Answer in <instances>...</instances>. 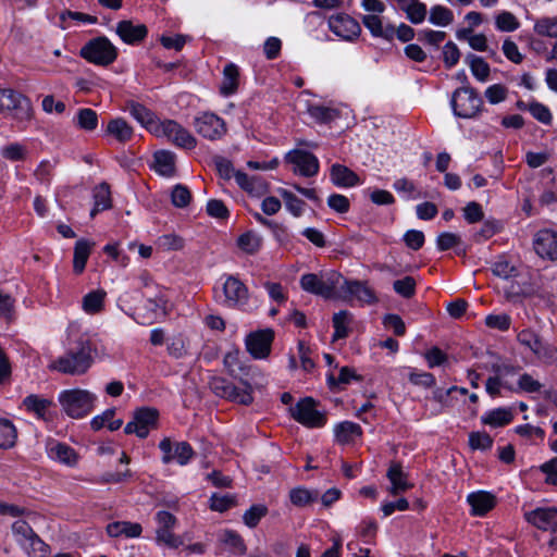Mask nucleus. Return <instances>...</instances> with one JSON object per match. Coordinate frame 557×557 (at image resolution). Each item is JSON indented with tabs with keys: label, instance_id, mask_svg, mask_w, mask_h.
<instances>
[{
	"label": "nucleus",
	"instance_id": "obj_1",
	"mask_svg": "<svg viewBox=\"0 0 557 557\" xmlns=\"http://www.w3.org/2000/svg\"><path fill=\"white\" fill-rule=\"evenodd\" d=\"M343 282L344 276L334 270L307 273L300 277V286L305 292L324 299L339 298V288Z\"/></svg>",
	"mask_w": 557,
	"mask_h": 557
},
{
	"label": "nucleus",
	"instance_id": "obj_2",
	"mask_svg": "<svg viewBox=\"0 0 557 557\" xmlns=\"http://www.w3.org/2000/svg\"><path fill=\"white\" fill-rule=\"evenodd\" d=\"M94 362L89 343H81L76 349H70L49 364V369L66 375H83Z\"/></svg>",
	"mask_w": 557,
	"mask_h": 557
},
{
	"label": "nucleus",
	"instance_id": "obj_3",
	"mask_svg": "<svg viewBox=\"0 0 557 557\" xmlns=\"http://www.w3.org/2000/svg\"><path fill=\"white\" fill-rule=\"evenodd\" d=\"M97 396L87 389L74 388L60 393L59 403L63 411L73 419L89 414L95 407Z\"/></svg>",
	"mask_w": 557,
	"mask_h": 557
},
{
	"label": "nucleus",
	"instance_id": "obj_4",
	"mask_svg": "<svg viewBox=\"0 0 557 557\" xmlns=\"http://www.w3.org/2000/svg\"><path fill=\"white\" fill-rule=\"evenodd\" d=\"M81 55L90 63L107 66L116 60L117 50L107 37L100 36L89 40L81 49Z\"/></svg>",
	"mask_w": 557,
	"mask_h": 557
},
{
	"label": "nucleus",
	"instance_id": "obj_5",
	"mask_svg": "<svg viewBox=\"0 0 557 557\" xmlns=\"http://www.w3.org/2000/svg\"><path fill=\"white\" fill-rule=\"evenodd\" d=\"M483 101L472 87H461L455 90L451 98L454 113L462 119L474 117L481 110Z\"/></svg>",
	"mask_w": 557,
	"mask_h": 557
},
{
	"label": "nucleus",
	"instance_id": "obj_6",
	"mask_svg": "<svg viewBox=\"0 0 557 557\" xmlns=\"http://www.w3.org/2000/svg\"><path fill=\"white\" fill-rule=\"evenodd\" d=\"M244 388L236 387L226 379L221 376H212L209 381L210 389L219 397L238 403L240 405H250L253 401L251 395V385L248 382H243Z\"/></svg>",
	"mask_w": 557,
	"mask_h": 557
},
{
	"label": "nucleus",
	"instance_id": "obj_7",
	"mask_svg": "<svg viewBox=\"0 0 557 557\" xmlns=\"http://www.w3.org/2000/svg\"><path fill=\"white\" fill-rule=\"evenodd\" d=\"M339 298L346 301L357 300L362 305H375L379 298L367 281L347 280L341 284Z\"/></svg>",
	"mask_w": 557,
	"mask_h": 557
},
{
	"label": "nucleus",
	"instance_id": "obj_8",
	"mask_svg": "<svg viewBox=\"0 0 557 557\" xmlns=\"http://www.w3.org/2000/svg\"><path fill=\"white\" fill-rule=\"evenodd\" d=\"M0 111H12L16 119L25 121L33 116L30 101L22 94L10 88H0Z\"/></svg>",
	"mask_w": 557,
	"mask_h": 557
},
{
	"label": "nucleus",
	"instance_id": "obj_9",
	"mask_svg": "<svg viewBox=\"0 0 557 557\" xmlns=\"http://www.w3.org/2000/svg\"><path fill=\"white\" fill-rule=\"evenodd\" d=\"M290 412L297 422L308 428H321L326 423L325 414L317 410V404L311 397L299 400Z\"/></svg>",
	"mask_w": 557,
	"mask_h": 557
},
{
	"label": "nucleus",
	"instance_id": "obj_10",
	"mask_svg": "<svg viewBox=\"0 0 557 557\" xmlns=\"http://www.w3.org/2000/svg\"><path fill=\"white\" fill-rule=\"evenodd\" d=\"M154 133L158 136H165L175 146L184 149H194L197 145V139L190 132L173 120L161 122L160 125L156 126Z\"/></svg>",
	"mask_w": 557,
	"mask_h": 557
},
{
	"label": "nucleus",
	"instance_id": "obj_11",
	"mask_svg": "<svg viewBox=\"0 0 557 557\" xmlns=\"http://www.w3.org/2000/svg\"><path fill=\"white\" fill-rule=\"evenodd\" d=\"M158 418L159 411L156 408L143 407L134 412V418L126 424L124 432L145 438L151 429L157 428Z\"/></svg>",
	"mask_w": 557,
	"mask_h": 557
},
{
	"label": "nucleus",
	"instance_id": "obj_12",
	"mask_svg": "<svg viewBox=\"0 0 557 557\" xmlns=\"http://www.w3.org/2000/svg\"><path fill=\"white\" fill-rule=\"evenodd\" d=\"M222 292L224 295L222 304L225 307L240 308L248 302V288L237 276L228 275L223 283Z\"/></svg>",
	"mask_w": 557,
	"mask_h": 557
},
{
	"label": "nucleus",
	"instance_id": "obj_13",
	"mask_svg": "<svg viewBox=\"0 0 557 557\" xmlns=\"http://www.w3.org/2000/svg\"><path fill=\"white\" fill-rule=\"evenodd\" d=\"M285 161L294 165V173L312 177L319 172V160L309 151L295 149L286 153Z\"/></svg>",
	"mask_w": 557,
	"mask_h": 557
},
{
	"label": "nucleus",
	"instance_id": "obj_14",
	"mask_svg": "<svg viewBox=\"0 0 557 557\" xmlns=\"http://www.w3.org/2000/svg\"><path fill=\"white\" fill-rule=\"evenodd\" d=\"M327 23L330 30L346 41H355L361 35L359 23L348 14L332 15Z\"/></svg>",
	"mask_w": 557,
	"mask_h": 557
},
{
	"label": "nucleus",
	"instance_id": "obj_15",
	"mask_svg": "<svg viewBox=\"0 0 557 557\" xmlns=\"http://www.w3.org/2000/svg\"><path fill=\"white\" fill-rule=\"evenodd\" d=\"M196 132L202 137L216 140L222 138L226 133L225 122L213 113H202L194 121Z\"/></svg>",
	"mask_w": 557,
	"mask_h": 557
},
{
	"label": "nucleus",
	"instance_id": "obj_16",
	"mask_svg": "<svg viewBox=\"0 0 557 557\" xmlns=\"http://www.w3.org/2000/svg\"><path fill=\"white\" fill-rule=\"evenodd\" d=\"M274 332L271 329L260 330L247 335L245 344L248 352L255 359H264L271 352Z\"/></svg>",
	"mask_w": 557,
	"mask_h": 557
},
{
	"label": "nucleus",
	"instance_id": "obj_17",
	"mask_svg": "<svg viewBox=\"0 0 557 557\" xmlns=\"http://www.w3.org/2000/svg\"><path fill=\"white\" fill-rule=\"evenodd\" d=\"M159 448L163 453L162 462L165 465L176 460L181 466H185L191 460L195 454L193 447L187 442L176 443L173 450L172 442L168 437L160 442Z\"/></svg>",
	"mask_w": 557,
	"mask_h": 557
},
{
	"label": "nucleus",
	"instance_id": "obj_18",
	"mask_svg": "<svg viewBox=\"0 0 557 557\" xmlns=\"http://www.w3.org/2000/svg\"><path fill=\"white\" fill-rule=\"evenodd\" d=\"M525 520L535 528L557 532V509L553 507L536 508L524 513Z\"/></svg>",
	"mask_w": 557,
	"mask_h": 557
},
{
	"label": "nucleus",
	"instance_id": "obj_19",
	"mask_svg": "<svg viewBox=\"0 0 557 557\" xmlns=\"http://www.w3.org/2000/svg\"><path fill=\"white\" fill-rule=\"evenodd\" d=\"M534 250L541 258L557 260V232L541 230L534 237Z\"/></svg>",
	"mask_w": 557,
	"mask_h": 557
},
{
	"label": "nucleus",
	"instance_id": "obj_20",
	"mask_svg": "<svg viewBox=\"0 0 557 557\" xmlns=\"http://www.w3.org/2000/svg\"><path fill=\"white\" fill-rule=\"evenodd\" d=\"M147 33V27L144 24L134 25L131 21H121L116 25V34L128 45L143 41Z\"/></svg>",
	"mask_w": 557,
	"mask_h": 557
},
{
	"label": "nucleus",
	"instance_id": "obj_21",
	"mask_svg": "<svg viewBox=\"0 0 557 557\" xmlns=\"http://www.w3.org/2000/svg\"><path fill=\"white\" fill-rule=\"evenodd\" d=\"M331 181L338 187H352L360 184L359 176L346 165L334 163L330 170Z\"/></svg>",
	"mask_w": 557,
	"mask_h": 557
},
{
	"label": "nucleus",
	"instance_id": "obj_22",
	"mask_svg": "<svg viewBox=\"0 0 557 557\" xmlns=\"http://www.w3.org/2000/svg\"><path fill=\"white\" fill-rule=\"evenodd\" d=\"M467 499L474 516H484L496 504L494 495L483 491L469 494Z\"/></svg>",
	"mask_w": 557,
	"mask_h": 557
},
{
	"label": "nucleus",
	"instance_id": "obj_23",
	"mask_svg": "<svg viewBox=\"0 0 557 557\" xmlns=\"http://www.w3.org/2000/svg\"><path fill=\"white\" fill-rule=\"evenodd\" d=\"M396 2L412 24H421L425 20L426 5L420 0H396Z\"/></svg>",
	"mask_w": 557,
	"mask_h": 557
},
{
	"label": "nucleus",
	"instance_id": "obj_24",
	"mask_svg": "<svg viewBox=\"0 0 557 557\" xmlns=\"http://www.w3.org/2000/svg\"><path fill=\"white\" fill-rule=\"evenodd\" d=\"M127 109L135 120L151 132L154 133L156 126L160 125L154 113L145 106L135 101H129L127 102Z\"/></svg>",
	"mask_w": 557,
	"mask_h": 557
},
{
	"label": "nucleus",
	"instance_id": "obj_25",
	"mask_svg": "<svg viewBox=\"0 0 557 557\" xmlns=\"http://www.w3.org/2000/svg\"><path fill=\"white\" fill-rule=\"evenodd\" d=\"M107 533L111 537H138L143 532V528L137 522L131 521H114L107 525Z\"/></svg>",
	"mask_w": 557,
	"mask_h": 557
},
{
	"label": "nucleus",
	"instance_id": "obj_26",
	"mask_svg": "<svg viewBox=\"0 0 557 557\" xmlns=\"http://www.w3.org/2000/svg\"><path fill=\"white\" fill-rule=\"evenodd\" d=\"M386 475L391 482L389 493L393 495H397L411 487L407 481V475L403 471L401 465L398 462L391 463Z\"/></svg>",
	"mask_w": 557,
	"mask_h": 557
},
{
	"label": "nucleus",
	"instance_id": "obj_27",
	"mask_svg": "<svg viewBox=\"0 0 557 557\" xmlns=\"http://www.w3.org/2000/svg\"><path fill=\"white\" fill-rule=\"evenodd\" d=\"M153 169L157 173L165 177H172L175 174V154L168 150H160L153 154Z\"/></svg>",
	"mask_w": 557,
	"mask_h": 557
},
{
	"label": "nucleus",
	"instance_id": "obj_28",
	"mask_svg": "<svg viewBox=\"0 0 557 557\" xmlns=\"http://www.w3.org/2000/svg\"><path fill=\"white\" fill-rule=\"evenodd\" d=\"M94 245V243L83 238L76 242L73 257V270L76 274H81L85 270Z\"/></svg>",
	"mask_w": 557,
	"mask_h": 557
},
{
	"label": "nucleus",
	"instance_id": "obj_29",
	"mask_svg": "<svg viewBox=\"0 0 557 557\" xmlns=\"http://www.w3.org/2000/svg\"><path fill=\"white\" fill-rule=\"evenodd\" d=\"M112 206L111 191L107 183H101L94 189V208L90 216L94 218L100 211L110 209Z\"/></svg>",
	"mask_w": 557,
	"mask_h": 557
},
{
	"label": "nucleus",
	"instance_id": "obj_30",
	"mask_svg": "<svg viewBox=\"0 0 557 557\" xmlns=\"http://www.w3.org/2000/svg\"><path fill=\"white\" fill-rule=\"evenodd\" d=\"M334 434L338 443L348 444L362 435V429L357 423L344 421L335 426Z\"/></svg>",
	"mask_w": 557,
	"mask_h": 557
},
{
	"label": "nucleus",
	"instance_id": "obj_31",
	"mask_svg": "<svg viewBox=\"0 0 557 557\" xmlns=\"http://www.w3.org/2000/svg\"><path fill=\"white\" fill-rule=\"evenodd\" d=\"M52 400L36 394L26 396L23 406L29 412L35 413L39 419H46L48 409L52 406Z\"/></svg>",
	"mask_w": 557,
	"mask_h": 557
},
{
	"label": "nucleus",
	"instance_id": "obj_32",
	"mask_svg": "<svg viewBox=\"0 0 557 557\" xmlns=\"http://www.w3.org/2000/svg\"><path fill=\"white\" fill-rule=\"evenodd\" d=\"M238 76V67L235 64L228 63L225 65L223 70V81L220 87V91L222 95L228 96L237 90Z\"/></svg>",
	"mask_w": 557,
	"mask_h": 557
},
{
	"label": "nucleus",
	"instance_id": "obj_33",
	"mask_svg": "<svg viewBox=\"0 0 557 557\" xmlns=\"http://www.w3.org/2000/svg\"><path fill=\"white\" fill-rule=\"evenodd\" d=\"M334 334L333 341L346 338L349 335V325L352 321V315L347 310H341L333 315Z\"/></svg>",
	"mask_w": 557,
	"mask_h": 557
},
{
	"label": "nucleus",
	"instance_id": "obj_34",
	"mask_svg": "<svg viewBox=\"0 0 557 557\" xmlns=\"http://www.w3.org/2000/svg\"><path fill=\"white\" fill-rule=\"evenodd\" d=\"M492 272L494 275L504 280L515 278L521 274L519 268L504 256L499 257L493 263Z\"/></svg>",
	"mask_w": 557,
	"mask_h": 557
},
{
	"label": "nucleus",
	"instance_id": "obj_35",
	"mask_svg": "<svg viewBox=\"0 0 557 557\" xmlns=\"http://www.w3.org/2000/svg\"><path fill=\"white\" fill-rule=\"evenodd\" d=\"M114 416H115L114 408L107 409L101 414L92 418V420L90 422L91 429L94 431H99L104 425H107L110 431L119 430L122 426L123 421L121 419L114 420L113 419Z\"/></svg>",
	"mask_w": 557,
	"mask_h": 557
},
{
	"label": "nucleus",
	"instance_id": "obj_36",
	"mask_svg": "<svg viewBox=\"0 0 557 557\" xmlns=\"http://www.w3.org/2000/svg\"><path fill=\"white\" fill-rule=\"evenodd\" d=\"M107 133L121 143L131 140L133 128L123 119H113L108 123Z\"/></svg>",
	"mask_w": 557,
	"mask_h": 557
},
{
	"label": "nucleus",
	"instance_id": "obj_37",
	"mask_svg": "<svg viewBox=\"0 0 557 557\" xmlns=\"http://www.w3.org/2000/svg\"><path fill=\"white\" fill-rule=\"evenodd\" d=\"M513 419V413L511 409L508 408H497L490 412H487L484 417H482V422L484 424L498 428L509 424Z\"/></svg>",
	"mask_w": 557,
	"mask_h": 557
},
{
	"label": "nucleus",
	"instance_id": "obj_38",
	"mask_svg": "<svg viewBox=\"0 0 557 557\" xmlns=\"http://www.w3.org/2000/svg\"><path fill=\"white\" fill-rule=\"evenodd\" d=\"M319 492L308 490L305 487H295L289 492V500L297 507H305L311 503L318 500Z\"/></svg>",
	"mask_w": 557,
	"mask_h": 557
},
{
	"label": "nucleus",
	"instance_id": "obj_39",
	"mask_svg": "<svg viewBox=\"0 0 557 557\" xmlns=\"http://www.w3.org/2000/svg\"><path fill=\"white\" fill-rule=\"evenodd\" d=\"M106 292L98 289L88 293L83 298V309L89 314L100 312L103 308Z\"/></svg>",
	"mask_w": 557,
	"mask_h": 557
},
{
	"label": "nucleus",
	"instance_id": "obj_40",
	"mask_svg": "<svg viewBox=\"0 0 557 557\" xmlns=\"http://www.w3.org/2000/svg\"><path fill=\"white\" fill-rule=\"evenodd\" d=\"M473 76L480 82H485L490 76V65L483 60V58L475 54H468L466 58Z\"/></svg>",
	"mask_w": 557,
	"mask_h": 557
},
{
	"label": "nucleus",
	"instance_id": "obj_41",
	"mask_svg": "<svg viewBox=\"0 0 557 557\" xmlns=\"http://www.w3.org/2000/svg\"><path fill=\"white\" fill-rule=\"evenodd\" d=\"M352 380L361 381V376L356 373V371L349 367H343L339 370L338 377L335 379L333 374L327 376V383L331 389H341L342 385L349 384Z\"/></svg>",
	"mask_w": 557,
	"mask_h": 557
},
{
	"label": "nucleus",
	"instance_id": "obj_42",
	"mask_svg": "<svg viewBox=\"0 0 557 557\" xmlns=\"http://www.w3.org/2000/svg\"><path fill=\"white\" fill-rule=\"evenodd\" d=\"M22 548L29 557H47L49 554V546L36 533Z\"/></svg>",
	"mask_w": 557,
	"mask_h": 557
},
{
	"label": "nucleus",
	"instance_id": "obj_43",
	"mask_svg": "<svg viewBox=\"0 0 557 557\" xmlns=\"http://www.w3.org/2000/svg\"><path fill=\"white\" fill-rule=\"evenodd\" d=\"M429 21L437 26H447L453 23L454 13L450 9L437 4L431 8Z\"/></svg>",
	"mask_w": 557,
	"mask_h": 557
},
{
	"label": "nucleus",
	"instance_id": "obj_44",
	"mask_svg": "<svg viewBox=\"0 0 557 557\" xmlns=\"http://www.w3.org/2000/svg\"><path fill=\"white\" fill-rule=\"evenodd\" d=\"M156 244L163 251H176L184 248L185 240L180 235L171 233L159 236Z\"/></svg>",
	"mask_w": 557,
	"mask_h": 557
},
{
	"label": "nucleus",
	"instance_id": "obj_45",
	"mask_svg": "<svg viewBox=\"0 0 557 557\" xmlns=\"http://www.w3.org/2000/svg\"><path fill=\"white\" fill-rule=\"evenodd\" d=\"M220 540L227 546H230L233 553L244 555L246 553V545L243 537L233 530H224L221 534Z\"/></svg>",
	"mask_w": 557,
	"mask_h": 557
},
{
	"label": "nucleus",
	"instance_id": "obj_46",
	"mask_svg": "<svg viewBox=\"0 0 557 557\" xmlns=\"http://www.w3.org/2000/svg\"><path fill=\"white\" fill-rule=\"evenodd\" d=\"M534 32L540 36L557 38V15L539 18L534 24Z\"/></svg>",
	"mask_w": 557,
	"mask_h": 557
},
{
	"label": "nucleus",
	"instance_id": "obj_47",
	"mask_svg": "<svg viewBox=\"0 0 557 557\" xmlns=\"http://www.w3.org/2000/svg\"><path fill=\"white\" fill-rule=\"evenodd\" d=\"M16 543L22 547L36 532L25 520H16L11 525Z\"/></svg>",
	"mask_w": 557,
	"mask_h": 557
},
{
	"label": "nucleus",
	"instance_id": "obj_48",
	"mask_svg": "<svg viewBox=\"0 0 557 557\" xmlns=\"http://www.w3.org/2000/svg\"><path fill=\"white\" fill-rule=\"evenodd\" d=\"M237 245L246 253L253 255L261 247V237L252 232H247L238 237Z\"/></svg>",
	"mask_w": 557,
	"mask_h": 557
},
{
	"label": "nucleus",
	"instance_id": "obj_49",
	"mask_svg": "<svg viewBox=\"0 0 557 557\" xmlns=\"http://www.w3.org/2000/svg\"><path fill=\"white\" fill-rule=\"evenodd\" d=\"M267 506L261 504L252 505L248 510L245 511L243 521L248 528L253 529L259 524L260 520L267 516Z\"/></svg>",
	"mask_w": 557,
	"mask_h": 557
},
{
	"label": "nucleus",
	"instance_id": "obj_50",
	"mask_svg": "<svg viewBox=\"0 0 557 557\" xmlns=\"http://www.w3.org/2000/svg\"><path fill=\"white\" fill-rule=\"evenodd\" d=\"M16 430L9 420H0V448H10L15 444Z\"/></svg>",
	"mask_w": 557,
	"mask_h": 557
},
{
	"label": "nucleus",
	"instance_id": "obj_51",
	"mask_svg": "<svg viewBox=\"0 0 557 557\" xmlns=\"http://www.w3.org/2000/svg\"><path fill=\"white\" fill-rule=\"evenodd\" d=\"M528 111L540 123L545 125L552 124L553 115L550 110L545 104L537 101H532L528 104Z\"/></svg>",
	"mask_w": 557,
	"mask_h": 557
},
{
	"label": "nucleus",
	"instance_id": "obj_52",
	"mask_svg": "<svg viewBox=\"0 0 557 557\" xmlns=\"http://www.w3.org/2000/svg\"><path fill=\"white\" fill-rule=\"evenodd\" d=\"M280 195L282 196L287 210L293 215L300 216L304 211V207L306 205L305 201L299 199L293 193H290L286 189H281Z\"/></svg>",
	"mask_w": 557,
	"mask_h": 557
},
{
	"label": "nucleus",
	"instance_id": "obj_53",
	"mask_svg": "<svg viewBox=\"0 0 557 557\" xmlns=\"http://www.w3.org/2000/svg\"><path fill=\"white\" fill-rule=\"evenodd\" d=\"M98 124L97 113L88 108L81 109L77 113V125L85 131L96 129Z\"/></svg>",
	"mask_w": 557,
	"mask_h": 557
},
{
	"label": "nucleus",
	"instance_id": "obj_54",
	"mask_svg": "<svg viewBox=\"0 0 557 557\" xmlns=\"http://www.w3.org/2000/svg\"><path fill=\"white\" fill-rule=\"evenodd\" d=\"M495 24L500 32H513L519 28L520 23L511 13L504 11L495 17Z\"/></svg>",
	"mask_w": 557,
	"mask_h": 557
},
{
	"label": "nucleus",
	"instance_id": "obj_55",
	"mask_svg": "<svg viewBox=\"0 0 557 557\" xmlns=\"http://www.w3.org/2000/svg\"><path fill=\"white\" fill-rule=\"evenodd\" d=\"M517 341L524 347L529 348L533 354L534 349H537L543 343L541 336L530 329L520 331L517 335Z\"/></svg>",
	"mask_w": 557,
	"mask_h": 557
},
{
	"label": "nucleus",
	"instance_id": "obj_56",
	"mask_svg": "<svg viewBox=\"0 0 557 557\" xmlns=\"http://www.w3.org/2000/svg\"><path fill=\"white\" fill-rule=\"evenodd\" d=\"M309 114L318 122L326 123L338 116V111L324 106H312L309 108Z\"/></svg>",
	"mask_w": 557,
	"mask_h": 557
},
{
	"label": "nucleus",
	"instance_id": "obj_57",
	"mask_svg": "<svg viewBox=\"0 0 557 557\" xmlns=\"http://www.w3.org/2000/svg\"><path fill=\"white\" fill-rule=\"evenodd\" d=\"M236 505L234 495L213 494L210 498V508L214 511L223 512Z\"/></svg>",
	"mask_w": 557,
	"mask_h": 557
},
{
	"label": "nucleus",
	"instance_id": "obj_58",
	"mask_svg": "<svg viewBox=\"0 0 557 557\" xmlns=\"http://www.w3.org/2000/svg\"><path fill=\"white\" fill-rule=\"evenodd\" d=\"M50 451L52 456L61 462L70 466L76 462L75 451L65 444H57Z\"/></svg>",
	"mask_w": 557,
	"mask_h": 557
},
{
	"label": "nucleus",
	"instance_id": "obj_59",
	"mask_svg": "<svg viewBox=\"0 0 557 557\" xmlns=\"http://www.w3.org/2000/svg\"><path fill=\"white\" fill-rule=\"evenodd\" d=\"M394 290L404 298H411L416 293V280L412 276H405L393 284Z\"/></svg>",
	"mask_w": 557,
	"mask_h": 557
},
{
	"label": "nucleus",
	"instance_id": "obj_60",
	"mask_svg": "<svg viewBox=\"0 0 557 557\" xmlns=\"http://www.w3.org/2000/svg\"><path fill=\"white\" fill-rule=\"evenodd\" d=\"M171 198L175 207L185 208L191 200V194L186 186L177 184L172 190Z\"/></svg>",
	"mask_w": 557,
	"mask_h": 557
},
{
	"label": "nucleus",
	"instance_id": "obj_61",
	"mask_svg": "<svg viewBox=\"0 0 557 557\" xmlns=\"http://www.w3.org/2000/svg\"><path fill=\"white\" fill-rule=\"evenodd\" d=\"M469 445L472 449L486 450L493 445V438L485 432H471Z\"/></svg>",
	"mask_w": 557,
	"mask_h": 557
},
{
	"label": "nucleus",
	"instance_id": "obj_62",
	"mask_svg": "<svg viewBox=\"0 0 557 557\" xmlns=\"http://www.w3.org/2000/svg\"><path fill=\"white\" fill-rule=\"evenodd\" d=\"M156 539L158 543H163L170 548H177L184 543L181 536H177L172 532V529L157 530Z\"/></svg>",
	"mask_w": 557,
	"mask_h": 557
},
{
	"label": "nucleus",
	"instance_id": "obj_63",
	"mask_svg": "<svg viewBox=\"0 0 557 557\" xmlns=\"http://www.w3.org/2000/svg\"><path fill=\"white\" fill-rule=\"evenodd\" d=\"M508 95V88L502 84H494L485 90V97L492 104L499 103L506 100Z\"/></svg>",
	"mask_w": 557,
	"mask_h": 557
},
{
	"label": "nucleus",
	"instance_id": "obj_64",
	"mask_svg": "<svg viewBox=\"0 0 557 557\" xmlns=\"http://www.w3.org/2000/svg\"><path fill=\"white\" fill-rule=\"evenodd\" d=\"M534 355L543 362L552 364L557 360V348L543 342L537 349H534Z\"/></svg>",
	"mask_w": 557,
	"mask_h": 557
}]
</instances>
